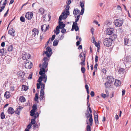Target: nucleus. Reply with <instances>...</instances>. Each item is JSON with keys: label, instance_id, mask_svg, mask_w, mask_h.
Segmentation results:
<instances>
[{"label": "nucleus", "instance_id": "f257e3e1", "mask_svg": "<svg viewBox=\"0 0 131 131\" xmlns=\"http://www.w3.org/2000/svg\"><path fill=\"white\" fill-rule=\"evenodd\" d=\"M47 66L48 62L47 61H44L43 63L42 64V67L40 68V71L39 72V74L41 75L39 80L43 76L44 77L46 76V74L45 72H46L47 70H45V69L46 68Z\"/></svg>", "mask_w": 131, "mask_h": 131}, {"label": "nucleus", "instance_id": "f03ea898", "mask_svg": "<svg viewBox=\"0 0 131 131\" xmlns=\"http://www.w3.org/2000/svg\"><path fill=\"white\" fill-rule=\"evenodd\" d=\"M40 78V77H39V79L37 81L40 84V85H41V89L43 90L45 88V84H43L41 82L42 81V80L43 79V81L45 83L46 82L47 80V77H43L42 76L41 77V78H40V79H39V78Z\"/></svg>", "mask_w": 131, "mask_h": 131}, {"label": "nucleus", "instance_id": "7ed1b4c3", "mask_svg": "<svg viewBox=\"0 0 131 131\" xmlns=\"http://www.w3.org/2000/svg\"><path fill=\"white\" fill-rule=\"evenodd\" d=\"M113 40L110 38H106L104 40V44L106 47H108L111 46Z\"/></svg>", "mask_w": 131, "mask_h": 131}, {"label": "nucleus", "instance_id": "20e7f679", "mask_svg": "<svg viewBox=\"0 0 131 131\" xmlns=\"http://www.w3.org/2000/svg\"><path fill=\"white\" fill-rule=\"evenodd\" d=\"M124 61L125 66L128 68H129L131 66V59L129 56H127L124 57Z\"/></svg>", "mask_w": 131, "mask_h": 131}, {"label": "nucleus", "instance_id": "39448f33", "mask_svg": "<svg viewBox=\"0 0 131 131\" xmlns=\"http://www.w3.org/2000/svg\"><path fill=\"white\" fill-rule=\"evenodd\" d=\"M25 73L23 71H20L18 73V79H21L20 81H23L25 80L26 77H25Z\"/></svg>", "mask_w": 131, "mask_h": 131}, {"label": "nucleus", "instance_id": "423d86ee", "mask_svg": "<svg viewBox=\"0 0 131 131\" xmlns=\"http://www.w3.org/2000/svg\"><path fill=\"white\" fill-rule=\"evenodd\" d=\"M124 20L123 19H118L115 20V24L116 26L120 27L121 26L123 23Z\"/></svg>", "mask_w": 131, "mask_h": 131}, {"label": "nucleus", "instance_id": "0eeeda50", "mask_svg": "<svg viewBox=\"0 0 131 131\" xmlns=\"http://www.w3.org/2000/svg\"><path fill=\"white\" fill-rule=\"evenodd\" d=\"M46 50V51H44L43 52H44V53L49 58L51 55L52 50L51 48L49 46L47 47Z\"/></svg>", "mask_w": 131, "mask_h": 131}, {"label": "nucleus", "instance_id": "6e6552de", "mask_svg": "<svg viewBox=\"0 0 131 131\" xmlns=\"http://www.w3.org/2000/svg\"><path fill=\"white\" fill-rule=\"evenodd\" d=\"M32 64L31 62H29L28 60H26L25 66V68L30 69L32 68Z\"/></svg>", "mask_w": 131, "mask_h": 131}, {"label": "nucleus", "instance_id": "1a4fd4ad", "mask_svg": "<svg viewBox=\"0 0 131 131\" xmlns=\"http://www.w3.org/2000/svg\"><path fill=\"white\" fill-rule=\"evenodd\" d=\"M33 13L31 12H28L25 15V17L29 20H31L33 17Z\"/></svg>", "mask_w": 131, "mask_h": 131}, {"label": "nucleus", "instance_id": "9d476101", "mask_svg": "<svg viewBox=\"0 0 131 131\" xmlns=\"http://www.w3.org/2000/svg\"><path fill=\"white\" fill-rule=\"evenodd\" d=\"M30 57V55L28 53H27L25 52H23V53L22 58L23 60L26 59V60L29 59Z\"/></svg>", "mask_w": 131, "mask_h": 131}, {"label": "nucleus", "instance_id": "9b49d317", "mask_svg": "<svg viewBox=\"0 0 131 131\" xmlns=\"http://www.w3.org/2000/svg\"><path fill=\"white\" fill-rule=\"evenodd\" d=\"M32 37H35L36 35H38L39 31L36 28H34L32 30Z\"/></svg>", "mask_w": 131, "mask_h": 131}, {"label": "nucleus", "instance_id": "f8f14e48", "mask_svg": "<svg viewBox=\"0 0 131 131\" xmlns=\"http://www.w3.org/2000/svg\"><path fill=\"white\" fill-rule=\"evenodd\" d=\"M73 29H74L75 31H77L79 29V28L78 26V24L77 23L75 22H73L72 26V27L71 29V30L73 31Z\"/></svg>", "mask_w": 131, "mask_h": 131}, {"label": "nucleus", "instance_id": "ddd939ff", "mask_svg": "<svg viewBox=\"0 0 131 131\" xmlns=\"http://www.w3.org/2000/svg\"><path fill=\"white\" fill-rule=\"evenodd\" d=\"M107 81L110 82L111 83H112L114 82V80L113 77L112 76H109L107 77Z\"/></svg>", "mask_w": 131, "mask_h": 131}, {"label": "nucleus", "instance_id": "4468645a", "mask_svg": "<svg viewBox=\"0 0 131 131\" xmlns=\"http://www.w3.org/2000/svg\"><path fill=\"white\" fill-rule=\"evenodd\" d=\"M114 30V29L113 28H108L107 29L106 32L107 34L110 35L113 33Z\"/></svg>", "mask_w": 131, "mask_h": 131}, {"label": "nucleus", "instance_id": "2eb2a0df", "mask_svg": "<svg viewBox=\"0 0 131 131\" xmlns=\"http://www.w3.org/2000/svg\"><path fill=\"white\" fill-rule=\"evenodd\" d=\"M7 112L9 114H12L14 113L15 111L13 108L9 107L7 110Z\"/></svg>", "mask_w": 131, "mask_h": 131}, {"label": "nucleus", "instance_id": "dca6fc26", "mask_svg": "<svg viewBox=\"0 0 131 131\" xmlns=\"http://www.w3.org/2000/svg\"><path fill=\"white\" fill-rule=\"evenodd\" d=\"M80 10L78 9V8L74 9L73 11V13L75 17L76 18H77L76 15H78V14H80Z\"/></svg>", "mask_w": 131, "mask_h": 131}, {"label": "nucleus", "instance_id": "f3484780", "mask_svg": "<svg viewBox=\"0 0 131 131\" xmlns=\"http://www.w3.org/2000/svg\"><path fill=\"white\" fill-rule=\"evenodd\" d=\"M8 34H9L13 37H14L15 31L14 30L13 28H11L8 31Z\"/></svg>", "mask_w": 131, "mask_h": 131}, {"label": "nucleus", "instance_id": "a211bd4d", "mask_svg": "<svg viewBox=\"0 0 131 131\" xmlns=\"http://www.w3.org/2000/svg\"><path fill=\"white\" fill-rule=\"evenodd\" d=\"M59 29H60L59 26H57L56 28V30H54V32L56 34V35H57L59 34L60 32Z\"/></svg>", "mask_w": 131, "mask_h": 131}, {"label": "nucleus", "instance_id": "6ab92c4d", "mask_svg": "<svg viewBox=\"0 0 131 131\" xmlns=\"http://www.w3.org/2000/svg\"><path fill=\"white\" fill-rule=\"evenodd\" d=\"M59 25L60 28H64L65 27V25L64 24L63 22L62 21L59 22Z\"/></svg>", "mask_w": 131, "mask_h": 131}, {"label": "nucleus", "instance_id": "aec40b11", "mask_svg": "<svg viewBox=\"0 0 131 131\" xmlns=\"http://www.w3.org/2000/svg\"><path fill=\"white\" fill-rule=\"evenodd\" d=\"M114 84L117 86H120L121 85V81L119 80H116Z\"/></svg>", "mask_w": 131, "mask_h": 131}, {"label": "nucleus", "instance_id": "412c9836", "mask_svg": "<svg viewBox=\"0 0 131 131\" xmlns=\"http://www.w3.org/2000/svg\"><path fill=\"white\" fill-rule=\"evenodd\" d=\"M4 96L6 99H8L10 97L11 95L9 92L6 91L5 93Z\"/></svg>", "mask_w": 131, "mask_h": 131}, {"label": "nucleus", "instance_id": "4be33fe9", "mask_svg": "<svg viewBox=\"0 0 131 131\" xmlns=\"http://www.w3.org/2000/svg\"><path fill=\"white\" fill-rule=\"evenodd\" d=\"M111 84L110 82L107 81V82L105 83V86L106 88H111L110 86H111V85H110Z\"/></svg>", "mask_w": 131, "mask_h": 131}, {"label": "nucleus", "instance_id": "5701e85b", "mask_svg": "<svg viewBox=\"0 0 131 131\" xmlns=\"http://www.w3.org/2000/svg\"><path fill=\"white\" fill-rule=\"evenodd\" d=\"M125 71V69L124 68H121L118 70L119 74H124V73Z\"/></svg>", "mask_w": 131, "mask_h": 131}, {"label": "nucleus", "instance_id": "b1692460", "mask_svg": "<svg viewBox=\"0 0 131 131\" xmlns=\"http://www.w3.org/2000/svg\"><path fill=\"white\" fill-rule=\"evenodd\" d=\"M23 108V107L21 106H19L17 108V111H18L17 114L19 115L20 113L21 110Z\"/></svg>", "mask_w": 131, "mask_h": 131}, {"label": "nucleus", "instance_id": "393cba45", "mask_svg": "<svg viewBox=\"0 0 131 131\" xmlns=\"http://www.w3.org/2000/svg\"><path fill=\"white\" fill-rule=\"evenodd\" d=\"M65 16V13L64 12H63L62 14V15L60 16L59 18V22L61 21L62 19V17H64Z\"/></svg>", "mask_w": 131, "mask_h": 131}, {"label": "nucleus", "instance_id": "a878e982", "mask_svg": "<svg viewBox=\"0 0 131 131\" xmlns=\"http://www.w3.org/2000/svg\"><path fill=\"white\" fill-rule=\"evenodd\" d=\"M19 101L21 102H24L26 101L25 98L23 96H20L19 98Z\"/></svg>", "mask_w": 131, "mask_h": 131}, {"label": "nucleus", "instance_id": "bb28decb", "mask_svg": "<svg viewBox=\"0 0 131 131\" xmlns=\"http://www.w3.org/2000/svg\"><path fill=\"white\" fill-rule=\"evenodd\" d=\"M83 56L81 58V60L82 61H85V53H83Z\"/></svg>", "mask_w": 131, "mask_h": 131}, {"label": "nucleus", "instance_id": "cd10ccee", "mask_svg": "<svg viewBox=\"0 0 131 131\" xmlns=\"http://www.w3.org/2000/svg\"><path fill=\"white\" fill-rule=\"evenodd\" d=\"M13 46L11 45L7 48V50L8 51H11L13 50Z\"/></svg>", "mask_w": 131, "mask_h": 131}, {"label": "nucleus", "instance_id": "c85d7f7f", "mask_svg": "<svg viewBox=\"0 0 131 131\" xmlns=\"http://www.w3.org/2000/svg\"><path fill=\"white\" fill-rule=\"evenodd\" d=\"M59 41L57 39H55L53 43V46H56L58 44Z\"/></svg>", "mask_w": 131, "mask_h": 131}, {"label": "nucleus", "instance_id": "c756f323", "mask_svg": "<svg viewBox=\"0 0 131 131\" xmlns=\"http://www.w3.org/2000/svg\"><path fill=\"white\" fill-rule=\"evenodd\" d=\"M44 12V9L42 8H41L39 9V13H40L41 14H42Z\"/></svg>", "mask_w": 131, "mask_h": 131}, {"label": "nucleus", "instance_id": "7c9ffc66", "mask_svg": "<svg viewBox=\"0 0 131 131\" xmlns=\"http://www.w3.org/2000/svg\"><path fill=\"white\" fill-rule=\"evenodd\" d=\"M94 119L95 123L96 124L97 123V124H98L99 123V122L98 120V116H97V115L95 116Z\"/></svg>", "mask_w": 131, "mask_h": 131}, {"label": "nucleus", "instance_id": "2f4dec72", "mask_svg": "<svg viewBox=\"0 0 131 131\" xmlns=\"http://www.w3.org/2000/svg\"><path fill=\"white\" fill-rule=\"evenodd\" d=\"M35 111L34 110H32L30 112V115L31 116H34V114H35Z\"/></svg>", "mask_w": 131, "mask_h": 131}, {"label": "nucleus", "instance_id": "473e14b6", "mask_svg": "<svg viewBox=\"0 0 131 131\" xmlns=\"http://www.w3.org/2000/svg\"><path fill=\"white\" fill-rule=\"evenodd\" d=\"M85 114L86 115V118H88L90 116V114L89 113V111L88 110L86 111V112L85 113Z\"/></svg>", "mask_w": 131, "mask_h": 131}, {"label": "nucleus", "instance_id": "72a5a7b5", "mask_svg": "<svg viewBox=\"0 0 131 131\" xmlns=\"http://www.w3.org/2000/svg\"><path fill=\"white\" fill-rule=\"evenodd\" d=\"M35 115L33 117V118L36 119L39 116V114L38 112H37L34 114Z\"/></svg>", "mask_w": 131, "mask_h": 131}, {"label": "nucleus", "instance_id": "f704fd0d", "mask_svg": "<svg viewBox=\"0 0 131 131\" xmlns=\"http://www.w3.org/2000/svg\"><path fill=\"white\" fill-rule=\"evenodd\" d=\"M38 99V94L37 93L35 94V96L34 98V100L36 101H37Z\"/></svg>", "mask_w": 131, "mask_h": 131}, {"label": "nucleus", "instance_id": "c9c22d12", "mask_svg": "<svg viewBox=\"0 0 131 131\" xmlns=\"http://www.w3.org/2000/svg\"><path fill=\"white\" fill-rule=\"evenodd\" d=\"M95 45L96 47L98 48V50H99L100 48V45L99 43H97L96 41H95Z\"/></svg>", "mask_w": 131, "mask_h": 131}, {"label": "nucleus", "instance_id": "e433bc0d", "mask_svg": "<svg viewBox=\"0 0 131 131\" xmlns=\"http://www.w3.org/2000/svg\"><path fill=\"white\" fill-rule=\"evenodd\" d=\"M39 126V124H36L33 126V128L35 129L36 128H38Z\"/></svg>", "mask_w": 131, "mask_h": 131}, {"label": "nucleus", "instance_id": "4c0bfd02", "mask_svg": "<svg viewBox=\"0 0 131 131\" xmlns=\"http://www.w3.org/2000/svg\"><path fill=\"white\" fill-rule=\"evenodd\" d=\"M1 118L2 119H3L5 118V115L3 112L1 113Z\"/></svg>", "mask_w": 131, "mask_h": 131}, {"label": "nucleus", "instance_id": "58836bf2", "mask_svg": "<svg viewBox=\"0 0 131 131\" xmlns=\"http://www.w3.org/2000/svg\"><path fill=\"white\" fill-rule=\"evenodd\" d=\"M80 14H79L77 16H76L77 18H76L75 20V22L76 23H77V22L78 20H79L80 18Z\"/></svg>", "mask_w": 131, "mask_h": 131}, {"label": "nucleus", "instance_id": "ea45409f", "mask_svg": "<svg viewBox=\"0 0 131 131\" xmlns=\"http://www.w3.org/2000/svg\"><path fill=\"white\" fill-rule=\"evenodd\" d=\"M20 20L22 22H24L25 21V19L24 17L21 16L20 18Z\"/></svg>", "mask_w": 131, "mask_h": 131}, {"label": "nucleus", "instance_id": "a19ab883", "mask_svg": "<svg viewBox=\"0 0 131 131\" xmlns=\"http://www.w3.org/2000/svg\"><path fill=\"white\" fill-rule=\"evenodd\" d=\"M84 3L83 2H80V5L82 8H84Z\"/></svg>", "mask_w": 131, "mask_h": 131}, {"label": "nucleus", "instance_id": "79ce46f5", "mask_svg": "<svg viewBox=\"0 0 131 131\" xmlns=\"http://www.w3.org/2000/svg\"><path fill=\"white\" fill-rule=\"evenodd\" d=\"M85 88L88 94H89V86L87 84L85 85Z\"/></svg>", "mask_w": 131, "mask_h": 131}, {"label": "nucleus", "instance_id": "37998d69", "mask_svg": "<svg viewBox=\"0 0 131 131\" xmlns=\"http://www.w3.org/2000/svg\"><path fill=\"white\" fill-rule=\"evenodd\" d=\"M35 119H34V118H33V119H32L31 120V123L32 124H35L36 123V121L35 120Z\"/></svg>", "mask_w": 131, "mask_h": 131}, {"label": "nucleus", "instance_id": "c03bdc74", "mask_svg": "<svg viewBox=\"0 0 131 131\" xmlns=\"http://www.w3.org/2000/svg\"><path fill=\"white\" fill-rule=\"evenodd\" d=\"M32 108L33 109L32 110H34L35 111L37 110V105L35 104L33 105L32 106Z\"/></svg>", "mask_w": 131, "mask_h": 131}, {"label": "nucleus", "instance_id": "a18cd8bd", "mask_svg": "<svg viewBox=\"0 0 131 131\" xmlns=\"http://www.w3.org/2000/svg\"><path fill=\"white\" fill-rule=\"evenodd\" d=\"M90 104H89L88 106V107L87 108L89 109L88 111H89L90 113H92V111L91 107H90Z\"/></svg>", "mask_w": 131, "mask_h": 131}, {"label": "nucleus", "instance_id": "49530a36", "mask_svg": "<svg viewBox=\"0 0 131 131\" xmlns=\"http://www.w3.org/2000/svg\"><path fill=\"white\" fill-rule=\"evenodd\" d=\"M86 130L87 131H91V128L90 126L88 125L86 127Z\"/></svg>", "mask_w": 131, "mask_h": 131}, {"label": "nucleus", "instance_id": "de8ad7c7", "mask_svg": "<svg viewBox=\"0 0 131 131\" xmlns=\"http://www.w3.org/2000/svg\"><path fill=\"white\" fill-rule=\"evenodd\" d=\"M128 40L126 38H125L124 39V43L125 45H126L128 43Z\"/></svg>", "mask_w": 131, "mask_h": 131}, {"label": "nucleus", "instance_id": "09e8293b", "mask_svg": "<svg viewBox=\"0 0 131 131\" xmlns=\"http://www.w3.org/2000/svg\"><path fill=\"white\" fill-rule=\"evenodd\" d=\"M4 49H1L0 51V53H1V55H3V54L4 53Z\"/></svg>", "mask_w": 131, "mask_h": 131}, {"label": "nucleus", "instance_id": "8fccbe9b", "mask_svg": "<svg viewBox=\"0 0 131 131\" xmlns=\"http://www.w3.org/2000/svg\"><path fill=\"white\" fill-rule=\"evenodd\" d=\"M81 72L83 73H84L85 72V68L84 67H82L81 68Z\"/></svg>", "mask_w": 131, "mask_h": 131}, {"label": "nucleus", "instance_id": "3c124183", "mask_svg": "<svg viewBox=\"0 0 131 131\" xmlns=\"http://www.w3.org/2000/svg\"><path fill=\"white\" fill-rule=\"evenodd\" d=\"M62 29V30L61 31V32L62 33H64L66 31V29L63 28H61Z\"/></svg>", "mask_w": 131, "mask_h": 131}, {"label": "nucleus", "instance_id": "603ef678", "mask_svg": "<svg viewBox=\"0 0 131 131\" xmlns=\"http://www.w3.org/2000/svg\"><path fill=\"white\" fill-rule=\"evenodd\" d=\"M44 94V91L43 90L41 89L40 91V95H43Z\"/></svg>", "mask_w": 131, "mask_h": 131}, {"label": "nucleus", "instance_id": "864d4df0", "mask_svg": "<svg viewBox=\"0 0 131 131\" xmlns=\"http://www.w3.org/2000/svg\"><path fill=\"white\" fill-rule=\"evenodd\" d=\"M99 57L97 55H96L95 57V63H97L98 61Z\"/></svg>", "mask_w": 131, "mask_h": 131}, {"label": "nucleus", "instance_id": "5fc2aeb1", "mask_svg": "<svg viewBox=\"0 0 131 131\" xmlns=\"http://www.w3.org/2000/svg\"><path fill=\"white\" fill-rule=\"evenodd\" d=\"M65 14L67 15H69V10H65L64 11Z\"/></svg>", "mask_w": 131, "mask_h": 131}, {"label": "nucleus", "instance_id": "6e6d98bb", "mask_svg": "<svg viewBox=\"0 0 131 131\" xmlns=\"http://www.w3.org/2000/svg\"><path fill=\"white\" fill-rule=\"evenodd\" d=\"M84 8H82V9L81 10V12L80 13V14L81 15H82L83 13H84Z\"/></svg>", "mask_w": 131, "mask_h": 131}, {"label": "nucleus", "instance_id": "4d7b16f0", "mask_svg": "<svg viewBox=\"0 0 131 131\" xmlns=\"http://www.w3.org/2000/svg\"><path fill=\"white\" fill-rule=\"evenodd\" d=\"M90 95L92 97H93L94 95V92L93 91H91L90 93Z\"/></svg>", "mask_w": 131, "mask_h": 131}, {"label": "nucleus", "instance_id": "13d9d810", "mask_svg": "<svg viewBox=\"0 0 131 131\" xmlns=\"http://www.w3.org/2000/svg\"><path fill=\"white\" fill-rule=\"evenodd\" d=\"M80 64L82 66H84L85 64V61H82V62L80 63Z\"/></svg>", "mask_w": 131, "mask_h": 131}, {"label": "nucleus", "instance_id": "bf43d9fd", "mask_svg": "<svg viewBox=\"0 0 131 131\" xmlns=\"http://www.w3.org/2000/svg\"><path fill=\"white\" fill-rule=\"evenodd\" d=\"M101 96L103 98H105L106 97V94H105L103 93H102L101 94Z\"/></svg>", "mask_w": 131, "mask_h": 131}, {"label": "nucleus", "instance_id": "052dcab7", "mask_svg": "<svg viewBox=\"0 0 131 131\" xmlns=\"http://www.w3.org/2000/svg\"><path fill=\"white\" fill-rule=\"evenodd\" d=\"M70 7V6L69 5H67L66 8V10H69Z\"/></svg>", "mask_w": 131, "mask_h": 131}, {"label": "nucleus", "instance_id": "680f3d73", "mask_svg": "<svg viewBox=\"0 0 131 131\" xmlns=\"http://www.w3.org/2000/svg\"><path fill=\"white\" fill-rule=\"evenodd\" d=\"M40 83H37V89H39L40 88Z\"/></svg>", "mask_w": 131, "mask_h": 131}, {"label": "nucleus", "instance_id": "e2e57ef3", "mask_svg": "<svg viewBox=\"0 0 131 131\" xmlns=\"http://www.w3.org/2000/svg\"><path fill=\"white\" fill-rule=\"evenodd\" d=\"M32 73L30 74L29 76L28 77V78L29 79H31L32 78Z\"/></svg>", "mask_w": 131, "mask_h": 131}, {"label": "nucleus", "instance_id": "0e129e2a", "mask_svg": "<svg viewBox=\"0 0 131 131\" xmlns=\"http://www.w3.org/2000/svg\"><path fill=\"white\" fill-rule=\"evenodd\" d=\"M44 97V96L43 95H40V100H43V97Z\"/></svg>", "mask_w": 131, "mask_h": 131}, {"label": "nucleus", "instance_id": "69168bd1", "mask_svg": "<svg viewBox=\"0 0 131 131\" xmlns=\"http://www.w3.org/2000/svg\"><path fill=\"white\" fill-rule=\"evenodd\" d=\"M117 9L118 10H121L122 9V8L119 5H118L117 7Z\"/></svg>", "mask_w": 131, "mask_h": 131}, {"label": "nucleus", "instance_id": "338daca9", "mask_svg": "<svg viewBox=\"0 0 131 131\" xmlns=\"http://www.w3.org/2000/svg\"><path fill=\"white\" fill-rule=\"evenodd\" d=\"M55 35H53L52 36L51 39V40L52 41L53 40L55 39Z\"/></svg>", "mask_w": 131, "mask_h": 131}, {"label": "nucleus", "instance_id": "774afa93", "mask_svg": "<svg viewBox=\"0 0 131 131\" xmlns=\"http://www.w3.org/2000/svg\"><path fill=\"white\" fill-rule=\"evenodd\" d=\"M24 91H26L28 89V88L27 86H24Z\"/></svg>", "mask_w": 131, "mask_h": 131}]
</instances>
